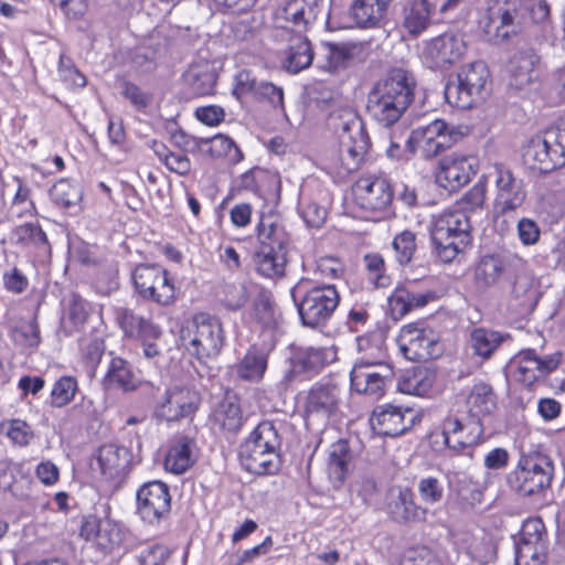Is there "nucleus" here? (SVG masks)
<instances>
[{"instance_id": "6", "label": "nucleus", "mask_w": 565, "mask_h": 565, "mask_svg": "<svg viewBox=\"0 0 565 565\" xmlns=\"http://www.w3.org/2000/svg\"><path fill=\"white\" fill-rule=\"evenodd\" d=\"M554 463L550 456L532 451L522 455L516 467L507 476L508 486L521 497H532L550 487Z\"/></svg>"}, {"instance_id": "18", "label": "nucleus", "mask_w": 565, "mask_h": 565, "mask_svg": "<svg viewBox=\"0 0 565 565\" xmlns=\"http://www.w3.org/2000/svg\"><path fill=\"white\" fill-rule=\"evenodd\" d=\"M394 371L388 363L355 364L350 373L351 387L359 394L381 398L392 385Z\"/></svg>"}, {"instance_id": "55", "label": "nucleus", "mask_w": 565, "mask_h": 565, "mask_svg": "<svg viewBox=\"0 0 565 565\" xmlns=\"http://www.w3.org/2000/svg\"><path fill=\"white\" fill-rule=\"evenodd\" d=\"M433 298L434 295L431 292L417 294L406 289H397L392 295L390 302L393 311L404 316L414 308L426 306Z\"/></svg>"}, {"instance_id": "56", "label": "nucleus", "mask_w": 565, "mask_h": 565, "mask_svg": "<svg viewBox=\"0 0 565 565\" xmlns=\"http://www.w3.org/2000/svg\"><path fill=\"white\" fill-rule=\"evenodd\" d=\"M511 295L521 305H529L535 299V287L533 277L523 268L512 269Z\"/></svg>"}, {"instance_id": "8", "label": "nucleus", "mask_w": 565, "mask_h": 565, "mask_svg": "<svg viewBox=\"0 0 565 565\" xmlns=\"http://www.w3.org/2000/svg\"><path fill=\"white\" fill-rule=\"evenodd\" d=\"M489 78V71L483 62L468 64L458 72L457 79L445 87L448 104L469 109L482 99V92Z\"/></svg>"}, {"instance_id": "49", "label": "nucleus", "mask_w": 565, "mask_h": 565, "mask_svg": "<svg viewBox=\"0 0 565 565\" xmlns=\"http://www.w3.org/2000/svg\"><path fill=\"white\" fill-rule=\"evenodd\" d=\"M454 503L460 511H470L483 502V489L468 477L458 478L452 489Z\"/></svg>"}, {"instance_id": "54", "label": "nucleus", "mask_w": 565, "mask_h": 565, "mask_svg": "<svg viewBox=\"0 0 565 565\" xmlns=\"http://www.w3.org/2000/svg\"><path fill=\"white\" fill-rule=\"evenodd\" d=\"M433 382L434 376L427 369L416 367L399 382L398 388L409 395L423 396L429 392Z\"/></svg>"}, {"instance_id": "25", "label": "nucleus", "mask_w": 565, "mask_h": 565, "mask_svg": "<svg viewBox=\"0 0 565 565\" xmlns=\"http://www.w3.org/2000/svg\"><path fill=\"white\" fill-rule=\"evenodd\" d=\"M466 50L461 38L445 33L431 39L424 49V57L430 63V67L445 68L457 63Z\"/></svg>"}, {"instance_id": "15", "label": "nucleus", "mask_w": 565, "mask_h": 565, "mask_svg": "<svg viewBox=\"0 0 565 565\" xmlns=\"http://www.w3.org/2000/svg\"><path fill=\"white\" fill-rule=\"evenodd\" d=\"M136 497L137 514L145 523L156 525L169 518L171 494L167 483L159 480L146 482Z\"/></svg>"}, {"instance_id": "43", "label": "nucleus", "mask_w": 565, "mask_h": 565, "mask_svg": "<svg viewBox=\"0 0 565 565\" xmlns=\"http://www.w3.org/2000/svg\"><path fill=\"white\" fill-rule=\"evenodd\" d=\"M258 247L287 250L288 236L282 224L273 215H262L257 226Z\"/></svg>"}, {"instance_id": "11", "label": "nucleus", "mask_w": 565, "mask_h": 565, "mask_svg": "<svg viewBox=\"0 0 565 565\" xmlns=\"http://www.w3.org/2000/svg\"><path fill=\"white\" fill-rule=\"evenodd\" d=\"M394 191L385 177L366 175L355 184V202L373 220L392 214Z\"/></svg>"}, {"instance_id": "27", "label": "nucleus", "mask_w": 565, "mask_h": 565, "mask_svg": "<svg viewBox=\"0 0 565 565\" xmlns=\"http://www.w3.org/2000/svg\"><path fill=\"white\" fill-rule=\"evenodd\" d=\"M255 444L242 443L239 460L245 470L254 475H274L279 470V451L257 449Z\"/></svg>"}, {"instance_id": "16", "label": "nucleus", "mask_w": 565, "mask_h": 565, "mask_svg": "<svg viewBox=\"0 0 565 565\" xmlns=\"http://www.w3.org/2000/svg\"><path fill=\"white\" fill-rule=\"evenodd\" d=\"M397 344L404 356L411 361H426L440 352L437 334L420 322L404 326L397 337Z\"/></svg>"}, {"instance_id": "42", "label": "nucleus", "mask_w": 565, "mask_h": 565, "mask_svg": "<svg viewBox=\"0 0 565 565\" xmlns=\"http://www.w3.org/2000/svg\"><path fill=\"white\" fill-rule=\"evenodd\" d=\"M352 452L347 440H338L329 450L328 473L334 487H340L347 478L351 463Z\"/></svg>"}, {"instance_id": "51", "label": "nucleus", "mask_w": 565, "mask_h": 565, "mask_svg": "<svg viewBox=\"0 0 565 565\" xmlns=\"http://www.w3.org/2000/svg\"><path fill=\"white\" fill-rule=\"evenodd\" d=\"M244 443L255 444L257 449L279 451L281 447V437L278 428L273 422L264 420L250 431Z\"/></svg>"}, {"instance_id": "36", "label": "nucleus", "mask_w": 565, "mask_h": 565, "mask_svg": "<svg viewBox=\"0 0 565 565\" xmlns=\"http://www.w3.org/2000/svg\"><path fill=\"white\" fill-rule=\"evenodd\" d=\"M435 7L428 0H405L403 26L414 36L419 35L430 24Z\"/></svg>"}, {"instance_id": "40", "label": "nucleus", "mask_w": 565, "mask_h": 565, "mask_svg": "<svg viewBox=\"0 0 565 565\" xmlns=\"http://www.w3.org/2000/svg\"><path fill=\"white\" fill-rule=\"evenodd\" d=\"M393 0H354L351 15L360 28H373L384 20L388 6Z\"/></svg>"}, {"instance_id": "7", "label": "nucleus", "mask_w": 565, "mask_h": 565, "mask_svg": "<svg viewBox=\"0 0 565 565\" xmlns=\"http://www.w3.org/2000/svg\"><path fill=\"white\" fill-rule=\"evenodd\" d=\"M132 282L138 295L162 307H168L177 300V288L171 274L157 264H140L131 274Z\"/></svg>"}, {"instance_id": "17", "label": "nucleus", "mask_w": 565, "mask_h": 565, "mask_svg": "<svg viewBox=\"0 0 565 565\" xmlns=\"http://www.w3.org/2000/svg\"><path fill=\"white\" fill-rule=\"evenodd\" d=\"M323 0H288L274 13L276 29L290 35L303 34L320 12Z\"/></svg>"}, {"instance_id": "10", "label": "nucleus", "mask_w": 565, "mask_h": 565, "mask_svg": "<svg viewBox=\"0 0 565 565\" xmlns=\"http://www.w3.org/2000/svg\"><path fill=\"white\" fill-rule=\"evenodd\" d=\"M458 138V132L441 119L415 128L407 140L412 153L424 159H431L450 148Z\"/></svg>"}, {"instance_id": "5", "label": "nucleus", "mask_w": 565, "mask_h": 565, "mask_svg": "<svg viewBox=\"0 0 565 565\" xmlns=\"http://www.w3.org/2000/svg\"><path fill=\"white\" fill-rule=\"evenodd\" d=\"M470 216L452 207L434 220L430 236L435 253L443 263H451L471 241Z\"/></svg>"}, {"instance_id": "29", "label": "nucleus", "mask_w": 565, "mask_h": 565, "mask_svg": "<svg viewBox=\"0 0 565 565\" xmlns=\"http://www.w3.org/2000/svg\"><path fill=\"white\" fill-rule=\"evenodd\" d=\"M466 406L468 413L477 418L475 425L480 433V418L490 415L497 408V395L493 387L482 380L476 381L468 390Z\"/></svg>"}, {"instance_id": "59", "label": "nucleus", "mask_w": 565, "mask_h": 565, "mask_svg": "<svg viewBox=\"0 0 565 565\" xmlns=\"http://www.w3.org/2000/svg\"><path fill=\"white\" fill-rule=\"evenodd\" d=\"M265 184L278 188L280 180L277 174L260 168H254L242 175V186L246 190L262 193Z\"/></svg>"}, {"instance_id": "26", "label": "nucleus", "mask_w": 565, "mask_h": 565, "mask_svg": "<svg viewBox=\"0 0 565 565\" xmlns=\"http://www.w3.org/2000/svg\"><path fill=\"white\" fill-rule=\"evenodd\" d=\"M387 513L399 524L422 523L427 519L428 510L415 501L409 488H397L390 492Z\"/></svg>"}, {"instance_id": "45", "label": "nucleus", "mask_w": 565, "mask_h": 565, "mask_svg": "<svg viewBox=\"0 0 565 565\" xmlns=\"http://www.w3.org/2000/svg\"><path fill=\"white\" fill-rule=\"evenodd\" d=\"M267 369V354L259 348L253 345L244 358L235 365L237 376L247 382H259Z\"/></svg>"}, {"instance_id": "61", "label": "nucleus", "mask_w": 565, "mask_h": 565, "mask_svg": "<svg viewBox=\"0 0 565 565\" xmlns=\"http://www.w3.org/2000/svg\"><path fill=\"white\" fill-rule=\"evenodd\" d=\"M78 388L77 381L73 376L58 379L51 392V404L54 407H63L72 402Z\"/></svg>"}, {"instance_id": "41", "label": "nucleus", "mask_w": 565, "mask_h": 565, "mask_svg": "<svg viewBox=\"0 0 565 565\" xmlns=\"http://www.w3.org/2000/svg\"><path fill=\"white\" fill-rule=\"evenodd\" d=\"M257 273L266 278H279L285 275L287 250L273 247H258L254 254Z\"/></svg>"}, {"instance_id": "47", "label": "nucleus", "mask_w": 565, "mask_h": 565, "mask_svg": "<svg viewBox=\"0 0 565 565\" xmlns=\"http://www.w3.org/2000/svg\"><path fill=\"white\" fill-rule=\"evenodd\" d=\"M184 81L193 95L205 96L214 92L216 74L207 64H194L184 73Z\"/></svg>"}, {"instance_id": "22", "label": "nucleus", "mask_w": 565, "mask_h": 565, "mask_svg": "<svg viewBox=\"0 0 565 565\" xmlns=\"http://www.w3.org/2000/svg\"><path fill=\"white\" fill-rule=\"evenodd\" d=\"M341 402L340 387L330 382H317L306 393L303 413L306 418L328 419Z\"/></svg>"}, {"instance_id": "33", "label": "nucleus", "mask_w": 565, "mask_h": 565, "mask_svg": "<svg viewBox=\"0 0 565 565\" xmlns=\"http://www.w3.org/2000/svg\"><path fill=\"white\" fill-rule=\"evenodd\" d=\"M313 55L311 44L303 34L290 35L282 62L284 68L297 74L312 64Z\"/></svg>"}, {"instance_id": "58", "label": "nucleus", "mask_w": 565, "mask_h": 565, "mask_svg": "<svg viewBox=\"0 0 565 565\" xmlns=\"http://www.w3.org/2000/svg\"><path fill=\"white\" fill-rule=\"evenodd\" d=\"M417 491L423 503L435 505L443 501L445 487L443 480L435 476H426L418 480Z\"/></svg>"}, {"instance_id": "14", "label": "nucleus", "mask_w": 565, "mask_h": 565, "mask_svg": "<svg viewBox=\"0 0 565 565\" xmlns=\"http://www.w3.org/2000/svg\"><path fill=\"white\" fill-rule=\"evenodd\" d=\"M562 361V353L539 355L535 349H524L510 361L515 381L531 386L554 372Z\"/></svg>"}, {"instance_id": "2", "label": "nucleus", "mask_w": 565, "mask_h": 565, "mask_svg": "<svg viewBox=\"0 0 565 565\" xmlns=\"http://www.w3.org/2000/svg\"><path fill=\"white\" fill-rule=\"evenodd\" d=\"M414 75L401 67L386 72L371 88L366 110L383 127L397 122L414 100Z\"/></svg>"}, {"instance_id": "44", "label": "nucleus", "mask_w": 565, "mask_h": 565, "mask_svg": "<svg viewBox=\"0 0 565 565\" xmlns=\"http://www.w3.org/2000/svg\"><path fill=\"white\" fill-rule=\"evenodd\" d=\"M444 444L456 452H462L475 441V436L467 433L469 425L463 424L457 416H447L440 425Z\"/></svg>"}, {"instance_id": "24", "label": "nucleus", "mask_w": 565, "mask_h": 565, "mask_svg": "<svg viewBox=\"0 0 565 565\" xmlns=\"http://www.w3.org/2000/svg\"><path fill=\"white\" fill-rule=\"evenodd\" d=\"M234 94L241 98L250 96L259 102H267L274 108L284 107L281 87L266 81H258L250 71L243 70L235 77Z\"/></svg>"}, {"instance_id": "21", "label": "nucleus", "mask_w": 565, "mask_h": 565, "mask_svg": "<svg viewBox=\"0 0 565 565\" xmlns=\"http://www.w3.org/2000/svg\"><path fill=\"white\" fill-rule=\"evenodd\" d=\"M335 360L337 351L333 347L300 350L290 360L289 369L285 372L281 382L288 385L302 375L312 376Z\"/></svg>"}, {"instance_id": "35", "label": "nucleus", "mask_w": 565, "mask_h": 565, "mask_svg": "<svg viewBox=\"0 0 565 565\" xmlns=\"http://www.w3.org/2000/svg\"><path fill=\"white\" fill-rule=\"evenodd\" d=\"M117 319L120 328L129 338H137L141 341H146L157 340L162 335V330L158 324L150 319L135 313L132 310H121Z\"/></svg>"}, {"instance_id": "63", "label": "nucleus", "mask_w": 565, "mask_h": 565, "mask_svg": "<svg viewBox=\"0 0 565 565\" xmlns=\"http://www.w3.org/2000/svg\"><path fill=\"white\" fill-rule=\"evenodd\" d=\"M484 201L486 185L478 183L467 191V193L456 202L452 209L465 211L470 216V213L483 206Z\"/></svg>"}, {"instance_id": "32", "label": "nucleus", "mask_w": 565, "mask_h": 565, "mask_svg": "<svg viewBox=\"0 0 565 565\" xmlns=\"http://www.w3.org/2000/svg\"><path fill=\"white\" fill-rule=\"evenodd\" d=\"M356 50L358 46L353 43H323L318 66L332 74L343 71L353 61Z\"/></svg>"}, {"instance_id": "50", "label": "nucleus", "mask_w": 565, "mask_h": 565, "mask_svg": "<svg viewBox=\"0 0 565 565\" xmlns=\"http://www.w3.org/2000/svg\"><path fill=\"white\" fill-rule=\"evenodd\" d=\"M215 420L223 431L237 434L245 424L246 417L237 401L226 398L220 404Z\"/></svg>"}, {"instance_id": "62", "label": "nucleus", "mask_w": 565, "mask_h": 565, "mask_svg": "<svg viewBox=\"0 0 565 565\" xmlns=\"http://www.w3.org/2000/svg\"><path fill=\"white\" fill-rule=\"evenodd\" d=\"M393 249L399 265H407L416 250V235L411 231H403L393 239Z\"/></svg>"}, {"instance_id": "4", "label": "nucleus", "mask_w": 565, "mask_h": 565, "mask_svg": "<svg viewBox=\"0 0 565 565\" xmlns=\"http://www.w3.org/2000/svg\"><path fill=\"white\" fill-rule=\"evenodd\" d=\"M291 297L302 324L312 329L324 327L340 301L334 285H311L307 280L299 281L291 289Z\"/></svg>"}, {"instance_id": "46", "label": "nucleus", "mask_w": 565, "mask_h": 565, "mask_svg": "<svg viewBox=\"0 0 565 565\" xmlns=\"http://www.w3.org/2000/svg\"><path fill=\"white\" fill-rule=\"evenodd\" d=\"M505 335L487 328H475L469 334V345L473 353L483 359H490L504 341Z\"/></svg>"}, {"instance_id": "3", "label": "nucleus", "mask_w": 565, "mask_h": 565, "mask_svg": "<svg viewBox=\"0 0 565 565\" xmlns=\"http://www.w3.org/2000/svg\"><path fill=\"white\" fill-rule=\"evenodd\" d=\"M328 126L339 138L338 173L347 175L356 171L370 147L369 136L358 113L349 106L334 109L329 116Z\"/></svg>"}, {"instance_id": "20", "label": "nucleus", "mask_w": 565, "mask_h": 565, "mask_svg": "<svg viewBox=\"0 0 565 565\" xmlns=\"http://www.w3.org/2000/svg\"><path fill=\"white\" fill-rule=\"evenodd\" d=\"M477 159L470 156L451 153L439 161L436 181L448 191L466 185L477 173Z\"/></svg>"}, {"instance_id": "57", "label": "nucleus", "mask_w": 565, "mask_h": 565, "mask_svg": "<svg viewBox=\"0 0 565 565\" xmlns=\"http://www.w3.org/2000/svg\"><path fill=\"white\" fill-rule=\"evenodd\" d=\"M15 344L23 348H36L41 342V332L35 318L21 321L11 330Z\"/></svg>"}, {"instance_id": "12", "label": "nucleus", "mask_w": 565, "mask_h": 565, "mask_svg": "<svg viewBox=\"0 0 565 565\" xmlns=\"http://www.w3.org/2000/svg\"><path fill=\"white\" fill-rule=\"evenodd\" d=\"M192 330L188 331L183 339H189L186 349L199 360H205L218 355L224 335L221 322L206 313H199L193 318Z\"/></svg>"}, {"instance_id": "23", "label": "nucleus", "mask_w": 565, "mask_h": 565, "mask_svg": "<svg viewBox=\"0 0 565 565\" xmlns=\"http://www.w3.org/2000/svg\"><path fill=\"white\" fill-rule=\"evenodd\" d=\"M200 405L198 392L188 387L174 386L166 391L156 409L157 417L175 422L195 413Z\"/></svg>"}, {"instance_id": "52", "label": "nucleus", "mask_w": 565, "mask_h": 565, "mask_svg": "<svg viewBox=\"0 0 565 565\" xmlns=\"http://www.w3.org/2000/svg\"><path fill=\"white\" fill-rule=\"evenodd\" d=\"M49 193L52 202L60 209L76 207L83 198L82 189L68 179H61L55 182Z\"/></svg>"}, {"instance_id": "60", "label": "nucleus", "mask_w": 565, "mask_h": 565, "mask_svg": "<svg viewBox=\"0 0 565 565\" xmlns=\"http://www.w3.org/2000/svg\"><path fill=\"white\" fill-rule=\"evenodd\" d=\"M12 239L15 244L44 246L47 244V237L42 227L38 224L25 223L15 227L12 233Z\"/></svg>"}, {"instance_id": "31", "label": "nucleus", "mask_w": 565, "mask_h": 565, "mask_svg": "<svg viewBox=\"0 0 565 565\" xmlns=\"http://www.w3.org/2000/svg\"><path fill=\"white\" fill-rule=\"evenodd\" d=\"M194 439L186 436L178 438L164 458L166 470L174 475L184 473L196 461Z\"/></svg>"}, {"instance_id": "9", "label": "nucleus", "mask_w": 565, "mask_h": 565, "mask_svg": "<svg viewBox=\"0 0 565 565\" xmlns=\"http://www.w3.org/2000/svg\"><path fill=\"white\" fill-rule=\"evenodd\" d=\"M524 156L544 173L565 166V122L532 139Z\"/></svg>"}, {"instance_id": "64", "label": "nucleus", "mask_w": 565, "mask_h": 565, "mask_svg": "<svg viewBox=\"0 0 565 565\" xmlns=\"http://www.w3.org/2000/svg\"><path fill=\"white\" fill-rule=\"evenodd\" d=\"M222 302L230 310H238L245 306L248 299L246 287L243 284H225L222 287Z\"/></svg>"}, {"instance_id": "34", "label": "nucleus", "mask_w": 565, "mask_h": 565, "mask_svg": "<svg viewBox=\"0 0 565 565\" xmlns=\"http://www.w3.org/2000/svg\"><path fill=\"white\" fill-rule=\"evenodd\" d=\"M249 317L262 329H274L278 326L281 312L270 291L262 289L253 297Z\"/></svg>"}, {"instance_id": "28", "label": "nucleus", "mask_w": 565, "mask_h": 565, "mask_svg": "<svg viewBox=\"0 0 565 565\" xmlns=\"http://www.w3.org/2000/svg\"><path fill=\"white\" fill-rule=\"evenodd\" d=\"M473 277L477 288L487 290L499 286L502 279L512 278V265L498 255H486L477 263Z\"/></svg>"}, {"instance_id": "13", "label": "nucleus", "mask_w": 565, "mask_h": 565, "mask_svg": "<svg viewBox=\"0 0 565 565\" xmlns=\"http://www.w3.org/2000/svg\"><path fill=\"white\" fill-rule=\"evenodd\" d=\"M494 188L493 201L497 216H504L514 213L526 200V190L522 179H518L513 171L503 163H494Z\"/></svg>"}, {"instance_id": "53", "label": "nucleus", "mask_w": 565, "mask_h": 565, "mask_svg": "<svg viewBox=\"0 0 565 565\" xmlns=\"http://www.w3.org/2000/svg\"><path fill=\"white\" fill-rule=\"evenodd\" d=\"M203 152L214 158H226L230 162L237 163L243 159V153L230 137L218 134L203 141Z\"/></svg>"}, {"instance_id": "37", "label": "nucleus", "mask_w": 565, "mask_h": 565, "mask_svg": "<svg viewBox=\"0 0 565 565\" xmlns=\"http://www.w3.org/2000/svg\"><path fill=\"white\" fill-rule=\"evenodd\" d=\"M540 62L534 49H522L515 52L509 62L510 85L523 88L533 79V72Z\"/></svg>"}, {"instance_id": "48", "label": "nucleus", "mask_w": 565, "mask_h": 565, "mask_svg": "<svg viewBox=\"0 0 565 565\" xmlns=\"http://www.w3.org/2000/svg\"><path fill=\"white\" fill-rule=\"evenodd\" d=\"M358 350L361 356L355 364L387 363L385 340L382 333L375 332L358 338Z\"/></svg>"}, {"instance_id": "39", "label": "nucleus", "mask_w": 565, "mask_h": 565, "mask_svg": "<svg viewBox=\"0 0 565 565\" xmlns=\"http://www.w3.org/2000/svg\"><path fill=\"white\" fill-rule=\"evenodd\" d=\"M139 383L140 380L128 361L118 356L110 360L104 377L106 388L131 392L139 386Z\"/></svg>"}, {"instance_id": "30", "label": "nucleus", "mask_w": 565, "mask_h": 565, "mask_svg": "<svg viewBox=\"0 0 565 565\" xmlns=\"http://www.w3.org/2000/svg\"><path fill=\"white\" fill-rule=\"evenodd\" d=\"M370 424L375 434L390 437L399 436L408 428L402 408L392 405L374 409Z\"/></svg>"}, {"instance_id": "1", "label": "nucleus", "mask_w": 565, "mask_h": 565, "mask_svg": "<svg viewBox=\"0 0 565 565\" xmlns=\"http://www.w3.org/2000/svg\"><path fill=\"white\" fill-rule=\"evenodd\" d=\"M550 20L545 0H493L480 20V29L489 43L500 45L525 33L532 24Z\"/></svg>"}, {"instance_id": "38", "label": "nucleus", "mask_w": 565, "mask_h": 565, "mask_svg": "<svg viewBox=\"0 0 565 565\" xmlns=\"http://www.w3.org/2000/svg\"><path fill=\"white\" fill-rule=\"evenodd\" d=\"M132 460L131 451L116 444L103 445L98 449L97 462L103 475L110 478L118 477L125 471Z\"/></svg>"}, {"instance_id": "19", "label": "nucleus", "mask_w": 565, "mask_h": 565, "mask_svg": "<svg viewBox=\"0 0 565 565\" xmlns=\"http://www.w3.org/2000/svg\"><path fill=\"white\" fill-rule=\"evenodd\" d=\"M544 524L539 519L527 520L515 547L516 565H543L546 557Z\"/></svg>"}]
</instances>
